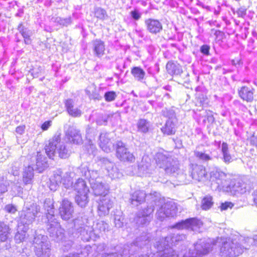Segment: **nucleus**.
Here are the masks:
<instances>
[{
  "mask_svg": "<svg viewBox=\"0 0 257 257\" xmlns=\"http://www.w3.org/2000/svg\"><path fill=\"white\" fill-rule=\"evenodd\" d=\"M17 30L24 38V43L26 45H30L32 43L31 37L33 35L32 30L28 28L25 27L23 22H21L17 28Z\"/></svg>",
  "mask_w": 257,
  "mask_h": 257,
  "instance_id": "obj_38",
  "label": "nucleus"
},
{
  "mask_svg": "<svg viewBox=\"0 0 257 257\" xmlns=\"http://www.w3.org/2000/svg\"><path fill=\"white\" fill-rule=\"evenodd\" d=\"M106 170L108 175L112 179L119 178L120 177L119 170L113 163L112 164V165L108 166Z\"/></svg>",
  "mask_w": 257,
  "mask_h": 257,
  "instance_id": "obj_46",
  "label": "nucleus"
},
{
  "mask_svg": "<svg viewBox=\"0 0 257 257\" xmlns=\"http://www.w3.org/2000/svg\"><path fill=\"white\" fill-rule=\"evenodd\" d=\"M175 177L178 179L179 181L185 184L188 183L192 179L190 170L189 174L188 175L183 172H182V171L180 170L179 174H177V176Z\"/></svg>",
  "mask_w": 257,
  "mask_h": 257,
  "instance_id": "obj_51",
  "label": "nucleus"
},
{
  "mask_svg": "<svg viewBox=\"0 0 257 257\" xmlns=\"http://www.w3.org/2000/svg\"><path fill=\"white\" fill-rule=\"evenodd\" d=\"M42 71V68L41 66L33 67L30 70V73L34 78H37L39 76L40 74Z\"/></svg>",
  "mask_w": 257,
  "mask_h": 257,
  "instance_id": "obj_64",
  "label": "nucleus"
},
{
  "mask_svg": "<svg viewBox=\"0 0 257 257\" xmlns=\"http://www.w3.org/2000/svg\"><path fill=\"white\" fill-rule=\"evenodd\" d=\"M108 135L109 133L103 132L100 134L99 136V146L103 151L106 153L111 151V143Z\"/></svg>",
  "mask_w": 257,
  "mask_h": 257,
  "instance_id": "obj_36",
  "label": "nucleus"
},
{
  "mask_svg": "<svg viewBox=\"0 0 257 257\" xmlns=\"http://www.w3.org/2000/svg\"><path fill=\"white\" fill-rule=\"evenodd\" d=\"M108 228L109 225L108 223L104 221H99L96 223L95 227L93 228V231L99 234L101 232L108 231Z\"/></svg>",
  "mask_w": 257,
  "mask_h": 257,
  "instance_id": "obj_47",
  "label": "nucleus"
},
{
  "mask_svg": "<svg viewBox=\"0 0 257 257\" xmlns=\"http://www.w3.org/2000/svg\"><path fill=\"white\" fill-rule=\"evenodd\" d=\"M34 166L29 164L23 172V180L25 185L31 184L34 178Z\"/></svg>",
  "mask_w": 257,
  "mask_h": 257,
  "instance_id": "obj_43",
  "label": "nucleus"
},
{
  "mask_svg": "<svg viewBox=\"0 0 257 257\" xmlns=\"http://www.w3.org/2000/svg\"><path fill=\"white\" fill-rule=\"evenodd\" d=\"M156 206L151 204L147 206L142 207L136 213V222L139 226H144L150 223Z\"/></svg>",
  "mask_w": 257,
  "mask_h": 257,
  "instance_id": "obj_10",
  "label": "nucleus"
},
{
  "mask_svg": "<svg viewBox=\"0 0 257 257\" xmlns=\"http://www.w3.org/2000/svg\"><path fill=\"white\" fill-rule=\"evenodd\" d=\"M173 158L167 153L158 152L155 156L157 166L164 170Z\"/></svg>",
  "mask_w": 257,
  "mask_h": 257,
  "instance_id": "obj_30",
  "label": "nucleus"
},
{
  "mask_svg": "<svg viewBox=\"0 0 257 257\" xmlns=\"http://www.w3.org/2000/svg\"><path fill=\"white\" fill-rule=\"evenodd\" d=\"M45 224L47 233L52 240L57 242L63 243L66 239L64 229L61 227L57 219H47L46 222H42Z\"/></svg>",
  "mask_w": 257,
  "mask_h": 257,
  "instance_id": "obj_5",
  "label": "nucleus"
},
{
  "mask_svg": "<svg viewBox=\"0 0 257 257\" xmlns=\"http://www.w3.org/2000/svg\"><path fill=\"white\" fill-rule=\"evenodd\" d=\"M195 90L196 91L195 99L197 103L196 105L203 106L206 104L207 97L204 88L201 86H198L195 88Z\"/></svg>",
  "mask_w": 257,
  "mask_h": 257,
  "instance_id": "obj_41",
  "label": "nucleus"
},
{
  "mask_svg": "<svg viewBox=\"0 0 257 257\" xmlns=\"http://www.w3.org/2000/svg\"><path fill=\"white\" fill-rule=\"evenodd\" d=\"M96 129L93 127L88 125L86 129V137L91 140L96 135Z\"/></svg>",
  "mask_w": 257,
  "mask_h": 257,
  "instance_id": "obj_58",
  "label": "nucleus"
},
{
  "mask_svg": "<svg viewBox=\"0 0 257 257\" xmlns=\"http://www.w3.org/2000/svg\"><path fill=\"white\" fill-rule=\"evenodd\" d=\"M149 240L148 237L146 236H141L136 238V240L131 244V250L128 251V253L130 254L129 257H149L147 254H133L132 252V250L138 247L139 248H142L143 246L146 245Z\"/></svg>",
  "mask_w": 257,
  "mask_h": 257,
  "instance_id": "obj_27",
  "label": "nucleus"
},
{
  "mask_svg": "<svg viewBox=\"0 0 257 257\" xmlns=\"http://www.w3.org/2000/svg\"><path fill=\"white\" fill-rule=\"evenodd\" d=\"M45 210L44 215L42 217V222H46L47 219H54L56 217L54 215L55 208L53 200L50 198H46L43 204Z\"/></svg>",
  "mask_w": 257,
  "mask_h": 257,
  "instance_id": "obj_23",
  "label": "nucleus"
},
{
  "mask_svg": "<svg viewBox=\"0 0 257 257\" xmlns=\"http://www.w3.org/2000/svg\"><path fill=\"white\" fill-rule=\"evenodd\" d=\"M131 74L138 81L145 83L144 81L146 76V72L141 66H134L131 68Z\"/></svg>",
  "mask_w": 257,
  "mask_h": 257,
  "instance_id": "obj_42",
  "label": "nucleus"
},
{
  "mask_svg": "<svg viewBox=\"0 0 257 257\" xmlns=\"http://www.w3.org/2000/svg\"><path fill=\"white\" fill-rule=\"evenodd\" d=\"M90 224V220L86 216H78L73 220L72 228L76 232L81 230Z\"/></svg>",
  "mask_w": 257,
  "mask_h": 257,
  "instance_id": "obj_35",
  "label": "nucleus"
},
{
  "mask_svg": "<svg viewBox=\"0 0 257 257\" xmlns=\"http://www.w3.org/2000/svg\"><path fill=\"white\" fill-rule=\"evenodd\" d=\"M114 198L110 195H105L99 197L98 201V214L102 216L108 215L110 209L113 207Z\"/></svg>",
  "mask_w": 257,
  "mask_h": 257,
  "instance_id": "obj_14",
  "label": "nucleus"
},
{
  "mask_svg": "<svg viewBox=\"0 0 257 257\" xmlns=\"http://www.w3.org/2000/svg\"><path fill=\"white\" fill-rule=\"evenodd\" d=\"M74 206L72 202L66 198L60 202L59 207V214L63 220L68 221L73 217Z\"/></svg>",
  "mask_w": 257,
  "mask_h": 257,
  "instance_id": "obj_15",
  "label": "nucleus"
},
{
  "mask_svg": "<svg viewBox=\"0 0 257 257\" xmlns=\"http://www.w3.org/2000/svg\"><path fill=\"white\" fill-rule=\"evenodd\" d=\"M166 69L168 73L172 76H181L183 73L181 65L174 61H169L166 64Z\"/></svg>",
  "mask_w": 257,
  "mask_h": 257,
  "instance_id": "obj_33",
  "label": "nucleus"
},
{
  "mask_svg": "<svg viewBox=\"0 0 257 257\" xmlns=\"http://www.w3.org/2000/svg\"><path fill=\"white\" fill-rule=\"evenodd\" d=\"M76 232L77 234H79L81 239L85 242L90 240L94 241L99 237V235L94 232L93 227L90 224L81 229V230L76 231Z\"/></svg>",
  "mask_w": 257,
  "mask_h": 257,
  "instance_id": "obj_21",
  "label": "nucleus"
},
{
  "mask_svg": "<svg viewBox=\"0 0 257 257\" xmlns=\"http://www.w3.org/2000/svg\"><path fill=\"white\" fill-rule=\"evenodd\" d=\"M142 13L137 8H134L129 12V17L131 21L136 23L142 18Z\"/></svg>",
  "mask_w": 257,
  "mask_h": 257,
  "instance_id": "obj_48",
  "label": "nucleus"
},
{
  "mask_svg": "<svg viewBox=\"0 0 257 257\" xmlns=\"http://www.w3.org/2000/svg\"><path fill=\"white\" fill-rule=\"evenodd\" d=\"M62 172L61 170H57L54 172L53 175L50 178L52 181H55L60 184L62 181Z\"/></svg>",
  "mask_w": 257,
  "mask_h": 257,
  "instance_id": "obj_57",
  "label": "nucleus"
},
{
  "mask_svg": "<svg viewBox=\"0 0 257 257\" xmlns=\"http://www.w3.org/2000/svg\"><path fill=\"white\" fill-rule=\"evenodd\" d=\"M136 126L138 133L147 134L151 130L152 124L148 119L144 118H140L137 120Z\"/></svg>",
  "mask_w": 257,
  "mask_h": 257,
  "instance_id": "obj_34",
  "label": "nucleus"
},
{
  "mask_svg": "<svg viewBox=\"0 0 257 257\" xmlns=\"http://www.w3.org/2000/svg\"><path fill=\"white\" fill-rule=\"evenodd\" d=\"M161 114L167 118V120L178 121L176 114L172 108L165 107L161 111Z\"/></svg>",
  "mask_w": 257,
  "mask_h": 257,
  "instance_id": "obj_44",
  "label": "nucleus"
},
{
  "mask_svg": "<svg viewBox=\"0 0 257 257\" xmlns=\"http://www.w3.org/2000/svg\"><path fill=\"white\" fill-rule=\"evenodd\" d=\"M117 96L115 91L109 90L106 91L104 94V98L106 102H111L114 101Z\"/></svg>",
  "mask_w": 257,
  "mask_h": 257,
  "instance_id": "obj_55",
  "label": "nucleus"
},
{
  "mask_svg": "<svg viewBox=\"0 0 257 257\" xmlns=\"http://www.w3.org/2000/svg\"><path fill=\"white\" fill-rule=\"evenodd\" d=\"M215 242L210 238H201L194 243L193 253L197 257H201L208 254L213 249Z\"/></svg>",
  "mask_w": 257,
  "mask_h": 257,
  "instance_id": "obj_9",
  "label": "nucleus"
},
{
  "mask_svg": "<svg viewBox=\"0 0 257 257\" xmlns=\"http://www.w3.org/2000/svg\"><path fill=\"white\" fill-rule=\"evenodd\" d=\"M97 160L98 162L105 167V170L107 169L108 166H111L113 163V162L110 161L108 158L103 157H98Z\"/></svg>",
  "mask_w": 257,
  "mask_h": 257,
  "instance_id": "obj_61",
  "label": "nucleus"
},
{
  "mask_svg": "<svg viewBox=\"0 0 257 257\" xmlns=\"http://www.w3.org/2000/svg\"><path fill=\"white\" fill-rule=\"evenodd\" d=\"M4 210L7 213L15 214L17 211V206L13 204H8L5 206Z\"/></svg>",
  "mask_w": 257,
  "mask_h": 257,
  "instance_id": "obj_60",
  "label": "nucleus"
},
{
  "mask_svg": "<svg viewBox=\"0 0 257 257\" xmlns=\"http://www.w3.org/2000/svg\"><path fill=\"white\" fill-rule=\"evenodd\" d=\"M176 203L172 201H167L160 208L157 212V218L163 221L165 217H174L177 212Z\"/></svg>",
  "mask_w": 257,
  "mask_h": 257,
  "instance_id": "obj_12",
  "label": "nucleus"
},
{
  "mask_svg": "<svg viewBox=\"0 0 257 257\" xmlns=\"http://www.w3.org/2000/svg\"><path fill=\"white\" fill-rule=\"evenodd\" d=\"M9 226L4 222L0 221V240L6 241L9 237Z\"/></svg>",
  "mask_w": 257,
  "mask_h": 257,
  "instance_id": "obj_45",
  "label": "nucleus"
},
{
  "mask_svg": "<svg viewBox=\"0 0 257 257\" xmlns=\"http://www.w3.org/2000/svg\"><path fill=\"white\" fill-rule=\"evenodd\" d=\"M91 185L94 195L95 196L100 197L105 195H110L109 194V187L106 183H103L102 181L91 182Z\"/></svg>",
  "mask_w": 257,
  "mask_h": 257,
  "instance_id": "obj_26",
  "label": "nucleus"
},
{
  "mask_svg": "<svg viewBox=\"0 0 257 257\" xmlns=\"http://www.w3.org/2000/svg\"><path fill=\"white\" fill-rule=\"evenodd\" d=\"M30 165L34 166V170L38 173H42L48 166V159L41 152H37L36 157L32 158Z\"/></svg>",
  "mask_w": 257,
  "mask_h": 257,
  "instance_id": "obj_17",
  "label": "nucleus"
},
{
  "mask_svg": "<svg viewBox=\"0 0 257 257\" xmlns=\"http://www.w3.org/2000/svg\"><path fill=\"white\" fill-rule=\"evenodd\" d=\"M45 153L50 159L54 160L58 157L62 159L68 158L71 151L67 145L61 142L60 135H55L45 146Z\"/></svg>",
  "mask_w": 257,
  "mask_h": 257,
  "instance_id": "obj_2",
  "label": "nucleus"
},
{
  "mask_svg": "<svg viewBox=\"0 0 257 257\" xmlns=\"http://www.w3.org/2000/svg\"><path fill=\"white\" fill-rule=\"evenodd\" d=\"M63 185L67 189H73L76 193H89V188L86 182L82 178H79L74 183L71 178H68L63 180Z\"/></svg>",
  "mask_w": 257,
  "mask_h": 257,
  "instance_id": "obj_11",
  "label": "nucleus"
},
{
  "mask_svg": "<svg viewBox=\"0 0 257 257\" xmlns=\"http://www.w3.org/2000/svg\"><path fill=\"white\" fill-rule=\"evenodd\" d=\"M89 193H85V191L83 193H76L74 200L75 203L78 207L81 208H84L87 206L89 202Z\"/></svg>",
  "mask_w": 257,
  "mask_h": 257,
  "instance_id": "obj_39",
  "label": "nucleus"
},
{
  "mask_svg": "<svg viewBox=\"0 0 257 257\" xmlns=\"http://www.w3.org/2000/svg\"><path fill=\"white\" fill-rule=\"evenodd\" d=\"M55 22L63 27H68L72 24V20L71 17L66 18L57 17Z\"/></svg>",
  "mask_w": 257,
  "mask_h": 257,
  "instance_id": "obj_52",
  "label": "nucleus"
},
{
  "mask_svg": "<svg viewBox=\"0 0 257 257\" xmlns=\"http://www.w3.org/2000/svg\"><path fill=\"white\" fill-rule=\"evenodd\" d=\"M91 50L93 55L101 58L104 54L105 46L104 42L99 39H96L91 42Z\"/></svg>",
  "mask_w": 257,
  "mask_h": 257,
  "instance_id": "obj_28",
  "label": "nucleus"
},
{
  "mask_svg": "<svg viewBox=\"0 0 257 257\" xmlns=\"http://www.w3.org/2000/svg\"><path fill=\"white\" fill-rule=\"evenodd\" d=\"M40 207L36 203L27 204L20 213L21 223L28 227L35 220L36 217L40 212Z\"/></svg>",
  "mask_w": 257,
  "mask_h": 257,
  "instance_id": "obj_7",
  "label": "nucleus"
},
{
  "mask_svg": "<svg viewBox=\"0 0 257 257\" xmlns=\"http://www.w3.org/2000/svg\"><path fill=\"white\" fill-rule=\"evenodd\" d=\"M28 228L27 226L18 224L14 237V239L17 243H20L25 240Z\"/></svg>",
  "mask_w": 257,
  "mask_h": 257,
  "instance_id": "obj_40",
  "label": "nucleus"
},
{
  "mask_svg": "<svg viewBox=\"0 0 257 257\" xmlns=\"http://www.w3.org/2000/svg\"><path fill=\"white\" fill-rule=\"evenodd\" d=\"M239 97L247 102H250L253 99L254 89L252 87L242 86L238 89Z\"/></svg>",
  "mask_w": 257,
  "mask_h": 257,
  "instance_id": "obj_32",
  "label": "nucleus"
},
{
  "mask_svg": "<svg viewBox=\"0 0 257 257\" xmlns=\"http://www.w3.org/2000/svg\"><path fill=\"white\" fill-rule=\"evenodd\" d=\"M67 113L72 117H79L82 115L81 110L78 107H73L67 111Z\"/></svg>",
  "mask_w": 257,
  "mask_h": 257,
  "instance_id": "obj_56",
  "label": "nucleus"
},
{
  "mask_svg": "<svg viewBox=\"0 0 257 257\" xmlns=\"http://www.w3.org/2000/svg\"><path fill=\"white\" fill-rule=\"evenodd\" d=\"M149 166L150 164L149 163L144 161L143 159H142V161L139 163L138 165L139 172L143 174H147L149 172Z\"/></svg>",
  "mask_w": 257,
  "mask_h": 257,
  "instance_id": "obj_54",
  "label": "nucleus"
},
{
  "mask_svg": "<svg viewBox=\"0 0 257 257\" xmlns=\"http://www.w3.org/2000/svg\"><path fill=\"white\" fill-rule=\"evenodd\" d=\"M113 147L115 150L116 158L120 161L128 163H134L135 161L136 158L129 151L126 143L121 140H117L113 144Z\"/></svg>",
  "mask_w": 257,
  "mask_h": 257,
  "instance_id": "obj_8",
  "label": "nucleus"
},
{
  "mask_svg": "<svg viewBox=\"0 0 257 257\" xmlns=\"http://www.w3.org/2000/svg\"><path fill=\"white\" fill-rule=\"evenodd\" d=\"M189 170L192 179L198 181H204L208 178L205 167L203 165L190 163Z\"/></svg>",
  "mask_w": 257,
  "mask_h": 257,
  "instance_id": "obj_16",
  "label": "nucleus"
},
{
  "mask_svg": "<svg viewBox=\"0 0 257 257\" xmlns=\"http://www.w3.org/2000/svg\"><path fill=\"white\" fill-rule=\"evenodd\" d=\"M220 152L221 154L220 159L226 165H228L237 159L235 156L231 153L229 145L226 142H222L221 150H220Z\"/></svg>",
  "mask_w": 257,
  "mask_h": 257,
  "instance_id": "obj_22",
  "label": "nucleus"
},
{
  "mask_svg": "<svg viewBox=\"0 0 257 257\" xmlns=\"http://www.w3.org/2000/svg\"><path fill=\"white\" fill-rule=\"evenodd\" d=\"M125 250H123L122 252H112L110 253H103L101 257H123L124 255L126 254Z\"/></svg>",
  "mask_w": 257,
  "mask_h": 257,
  "instance_id": "obj_62",
  "label": "nucleus"
},
{
  "mask_svg": "<svg viewBox=\"0 0 257 257\" xmlns=\"http://www.w3.org/2000/svg\"><path fill=\"white\" fill-rule=\"evenodd\" d=\"M210 46L207 44H203L200 47V52L204 56L210 55Z\"/></svg>",
  "mask_w": 257,
  "mask_h": 257,
  "instance_id": "obj_63",
  "label": "nucleus"
},
{
  "mask_svg": "<svg viewBox=\"0 0 257 257\" xmlns=\"http://www.w3.org/2000/svg\"><path fill=\"white\" fill-rule=\"evenodd\" d=\"M110 115L108 114H101L96 119V123L98 125H106Z\"/></svg>",
  "mask_w": 257,
  "mask_h": 257,
  "instance_id": "obj_50",
  "label": "nucleus"
},
{
  "mask_svg": "<svg viewBox=\"0 0 257 257\" xmlns=\"http://www.w3.org/2000/svg\"><path fill=\"white\" fill-rule=\"evenodd\" d=\"M194 155L199 161L204 163L212 160L211 152L200 146L197 147L194 151Z\"/></svg>",
  "mask_w": 257,
  "mask_h": 257,
  "instance_id": "obj_29",
  "label": "nucleus"
},
{
  "mask_svg": "<svg viewBox=\"0 0 257 257\" xmlns=\"http://www.w3.org/2000/svg\"><path fill=\"white\" fill-rule=\"evenodd\" d=\"M203 225L202 221L196 217L189 218L181 220L173 225V227L178 229H190L192 230L199 229Z\"/></svg>",
  "mask_w": 257,
  "mask_h": 257,
  "instance_id": "obj_13",
  "label": "nucleus"
},
{
  "mask_svg": "<svg viewBox=\"0 0 257 257\" xmlns=\"http://www.w3.org/2000/svg\"><path fill=\"white\" fill-rule=\"evenodd\" d=\"M146 30L152 35L160 33L163 30L162 23L158 19L148 18L145 20Z\"/></svg>",
  "mask_w": 257,
  "mask_h": 257,
  "instance_id": "obj_20",
  "label": "nucleus"
},
{
  "mask_svg": "<svg viewBox=\"0 0 257 257\" xmlns=\"http://www.w3.org/2000/svg\"><path fill=\"white\" fill-rule=\"evenodd\" d=\"M177 121L166 120L160 130L164 136H172L176 132Z\"/></svg>",
  "mask_w": 257,
  "mask_h": 257,
  "instance_id": "obj_37",
  "label": "nucleus"
},
{
  "mask_svg": "<svg viewBox=\"0 0 257 257\" xmlns=\"http://www.w3.org/2000/svg\"><path fill=\"white\" fill-rule=\"evenodd\" d=\"M33 244L35 254L37 257H50L51 255V245L47 240V236L36 233Z\"/></svg>",
  "mask_w": 257,
  "mask_h": 257,
  "instance_id": "obj_6",
  "label": "nucleus"
},
{
  "mask_svg": "<svg viewBox=\"0 0 257 257\" xmlns=\"http://www.w3.org/2000/svg\"><path fill=\"white\" fill-rule=\"evenodd\" d=\"M186 238L183 233H173L162 238L156 242L157 251L152 257H179L177 252L172 246L177 245Z\"/></svg>",
  "mask_w": 257,
  "mask_h": 257,
  "instance_id": "obj_1",
  "label": "nucleus"
},
{
  "mask_svg": "<svg viewBox=\"0 0 257 257\" xmlns=\"http://www.w3.org/2000/svg\"><path fill=\"white\" fill-rule=\"evenodd\" d=\"M213 204L212 197L211 196H206L202 200L201 207L203 210H208L211 207Z\"/></svg>",
  "mask_w": 257,
  "mask_h": 257,
  "instance_id": "obj_49",
  "label": "nucleus"
},
{
  "mask_svg": "<svg viewBox=\"0 0 257 257\" xmlns=\"http://www.w3.org/2000/svg\"><path fill=\"white\" fill-rule=\"evenodd\" d=\"M94 15L97 19L104 20L107 18L106 11L101 8H96L94 10Z\"/></svg>",
  "mask_w": 257,
  "mask_h": 257,
  "instance_id": "obj_53",
  "label": "nucleus"
},
{
  "mask_svg": "<svg viewBox=\"0 0 257 257\" xmlns=\"http://www.w3.org/2000/svg\"><path fill=\"white\" fill-rule=\"evenodd\" d=\"M240 237L239 243L236 238H227L223 241L220 248V255L221 257H236L243 252L244 249H248L249 243L246 242L244 238Z\"/></svg>",
  "mask_w": 257,
  "mask_h": 257,
  "instance_id": "obj_3",
  "label": "nucleus"
},
{
  "mask_svg": "<svg viewBox=\"0 0 257 257\" xmlns=\"http://www.w3.org/2000/svg\"><path fill=\"white\" fill-rule=\"evenodd\" d=\"M224 188L226 192L230 193L232 195L242 194L246 192L245 185L239 180L235 179L231 180L228 184H225Z\"/></svg>",
  "mask_w": 257,
  "mask_h": 257,
  "instance_id": "obj_19",
  "label": "nucleus"
},
{
  "mask_svg": "<svg viewBox=\"0 0 257 257\" xmlns=\"http://www.w3.org/2000/svg\"><path fill=\"white\" fill-rule=\"evenodd\" d=\"M163 170L167 175L177 176L180 172L178 160L173 157Z\"/></svg>",
  "mask_w": 257,
  "mask_h": 257,
  "instance_id": "obj_31",
  "label": "nucleus"
},
{
  "mask_svg": "<svg viewBox=\"0 0 257 257\" xmlns=\"http://www.w3.org/2000/svg\"><path fill=\"white\" fill-rule=\"evenodd\" d=\"M129 200L133 207H138L141 205L144 207L151 204L157 206L159 205L160 194L156 191L146 194L144 190H138L130 194Z\"/></svg>",
  "mask_w": 257,
  "mask_h": 257,
  "instance_id": "obj_4",
  "label": "nucleus"
},
{
  "mask_svg": "<svg viewBox=\"0 0 257 257\" xmlns=\"http://www.w3.org/2000/svg\"><path fill=\"white\" fill-rule=\"evenodd\" d=\"M80 173L82 176L88 180L89 184L91 182H99L100 178L99 177V173L97 170L89 169L86 166H81L79 168Z\"/></svg>",
  "mask_w": 257,
  "mask_h": 257,
  "instance_id": "obj_25",
  "label": "nucleus"
},
{
  "mask_svg": "<svg viewBox=\"0 0 257 257\" xmlns=\"http://www.w3.org/2000/svg\"><path fill=\"white\" fill-rule=\"evenodd\" d=\"M210 180L217 184L216 188L221 189L225 186L226 174L220 169L215 167L210 172Z\"/></svg>",
  "mask_w": 257,
  "mask_h": 257,
  "instance_id": "obj_18",
  "label": "nucleus"
},
{
  "mask_svg": "<svg viewBox=\"0 0 257 257\" xmlns=\"http://www.w3.org/2000/svg\"><path fill=\"white\" fill-rule=\"evenodd\" d=\"M66 139L70 143L80 145L82 143V139L80 131L74 127H69L66 132Z\"/></svg>",
  "mask_w": 257,
  "mask_h": 257,
  "instance_id": "obj_24",
  "label": "nucleus"
},
{
  "mask_svg": "<svg viewBox=\"0 0 257 257\" xmlns=\"http://www.w3.org/2000/svg\"><path fill=\"white\" fill-rule=\"evenodd\" d=\"M65 108L66 111H68L70 109H72L75 105V100L72 98H67L63 101Z\"/></svg>",
  "mask_w": 257,
  "mask_h": 257,
  "instance_id": "obj_59",
  "label": "nucleus"
}]
</instances>
